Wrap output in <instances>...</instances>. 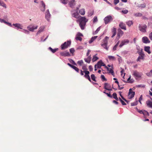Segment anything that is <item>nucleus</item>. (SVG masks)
Returning <instances> with one entry per match:
<instances>
[{
    "instance_id": "16",
    "label": "nucleus",
    "mask_w": 152,
    "mask_h": 152,
    "mask_svg": "<svg viewBox=\"0 0 152 152\" xmlns=\"http://www.w3.org/2000/svg\"><path fill=\"white\" fill-rule=\"evenodd\" d=\"M119 27L122 29L126 30V26L125 23L123 22H120L119 24Z\"/></svg>"
},
{
    "instance_id": "58",
    "label": "nucleus",
    "mask_w": 152,
    "mask_h": 152,
    "mask_svg": "<svg viewBox=\"0 0 152 152\" xmlns=\"http://www.w3.org/2000/svg\"><path fill=\"white\" fill-rule=\"evenodd\" d=\"M86 71L83 70V71L82 70H80V74L81 75H84V73H85V71Z\"/></svg>"
},
{
    "instance_id": "22",
    "label": "nucleus",
    "mask_w": 152,
    "mask_h": 152,
    "mask_svg": "<svg viewBox=\"0 0 152 152\" xmlns=\"http://www.w3.org/2000/svg\"><path fill=\"white\" fill-rule=\"evenodd\" d=\"M131 76H130L129 77L127 81H125L124 80H123V81L125 82H128L129 83H133L134 81V80L133 79H131Z\"/></svg>"
},
{
    "instance_id": "60",
    "label": "nucleus",
    "mask_w": 152,
    "mask_h": 152,
    "mask_svg": "<svg viewBox=\"0 0 152 152\" xmlns=\"http://www.w3.org/2000/svg\"><path fill=\"white\" fill-rule=\"evenodd\" d=\"M108 97H110V98H112V96L111 95L110 93H107L106 94Z\"/></svg>"
},
{
    "instance_id": "45",
    "label": "nucleus",
    "mask_w": 152,
    "mask_h": 152,
    "mask_svg": "<svg viewBox=\"0 0 152 152\" xmlns=\"http://www.w3.org/2000/svg\"><path fill=\"white\" fill-rule=\"evenodd\" d=\"M73 69H74L77 72H79L80 70L79 69L75 66H74L73 67Z\"/></svg>"
},
{
    "instance_id": "44",
    "label": "nucleus",
    "mask_w": 152,
    "mask_h": 152,
    "mask_svg": "<svg viewBox=\"0 0 152 152\" xmlns=\"http://www.w3.org/2000/svg\"><path fill=\"white\" fill-rule=\"evenodd\" d=\"M84 60L85 62L88 63H89L91 61L89 58H84Z\"/></svg>"
},
{
    "instance_id": "61",
    "label": "nucleus",
    "mask_w": 152,
    "mask_h": 152,
    "mask_svg": "<svg viewBox=\"0 0 152 152\" xmlns=\"http://www.w3.org/2000/svg\"><path fill=\"white\" fill-rule=\"evenodd\" d=\"M100 30V27H99L98 28H97V29L95 31V34L97 33H98V32H99V31Z\"/></svg>"
},
{
    "instance_id": "50",
    "label": "nucleus",
    "mask_w": 152,
    "mask_h": 152,
    "mask_svg": "<svg viewBox=\"0 0 152 152\" xmlns=\"http://www.w3.org/2000/svg\"><path fill=\"white\" fill-rule=\"evenodd\" d=\"M128 12V11L127 10H123L121 11V12L122 13L124 14H127Z\"/></svg>"
},
{
    "instance_id": "31",
    "label": "nucleus",
    "mask_w": 152,
    "mask_h": 152,
    "mask_svg": "<svg viewBox=\"0 0 152 152\" xmlns=\"http://www.w3.org/2000/svg\"><path fill=\"white\" fill-rule=\"evenodd\" d=\"M102 62V60H100L99 61L97 64H96V65L97 66V68L99 69H100L101 68V67L102 66V65H101L100 63Z\"/></svg>"
},
{
    "instance_id": "62",
    "label": "nucleus",
    "mask_w": 152,
    "mask_h": 152,
    "mask_svg": "<svg viewBox=\"0 0 152 152\" xmlns=\"http://www.w3.org/2000/svg\"><path fill=\"white\" fill-rule=\"evenodd\" d=\"M149 37L150 39L152 40V32L149 34Z\"/></svg>"
},
{
    "instance_id": "5",
    "label": "nucleus",
    "mask_w": 152,
    "mask_h": 152,
    "mask_svg": "<svg viewBox=\"0 0 152 152\" xmlns=\"http://www.w3.org/2000/svg\"><path fill=\"white\" fill-rule=\"evenodd\" d=\"M133 75L135 77L136 79H137L141 77L142 73H140L136 70H135L133 71Z\"/></svg>"
},
{
    "instance_id": "8",
    "label": "nucleus",
    "mask_w": 152,
    "mask_h": 152,
    "mask_svg": "<svg viewBox=\"0 0 152 152\" xmlns=\"http://www.w3.org/2000/svg\"><path fill=\"white\" fill-rule=\"evenodd\" d=\"M37 26L33 24H31L28 26V29L30 31H33L35 29L37 28Z\"/></svg>"
},
{
    "instance_id": "39",
    "label": "nucleus",
    "mask_w": 152,
    "mask_h": 152,
    "mask_svg": "<svg viewBox=\"0 0 152 152\" xmlns=\"http://www.w3.org/2000/svg\"><path fill=\"white\" fill-rule=\"evenodd\" d=\"M108 58L110 60H115V57L112 56H108Z\"/></svg>"
},
{
    "instance_id": "4",
    "label": "nucleus",
    "mask_w": 152,
    "mask_h": 152,
    "mask_svg": "<svg viewBox=\"0 0 152 152\" xmlns=\"http://www.w3.org/2000/svg\"><path fill=\"white\" fill-rule=\"evenodd\" d=\"M61 1L62 3L65 4H66L68 2H69V4L71 7H72L75 5V0H61Z\"/></svg>"
},
{
    "instance_id": "3",
    "label": "nucleus",
    "mask_w": 152,
    "mask_h": 152,
    "mask_svg": "<svg viewBox=\"0 0 152 152\" xmlns=\"http://www.w3.org/2000/svg\"><path fill=\"white\" fill-rule=\"evenodd\" d=\"M71 44V41L70 40L67 41L62 44L61 46V49L62 50H64L68 48Z\"/></svg>"
},
{
    "instance_id": "48",
    "label": "nucleus",
    "mask_w": 152,
    "mask_h": 152,
    "mask_svg": "<svg viewBox=\"0 0 152 152\" xmlns=\"http://www.w3.org/2000/svg\"><path fill=\"white\" fill-rule=\"evenodd\" d=\"M82 69L85 71H87L88 69L86 65H83L82 66Z\"/></svg>"
},
{
    "instance_id": "7",
    "label": "nucleus",
    "mask_w": 152,
    "mask_h": 152,
    "mask_svg": "<svg viewBox=\"0 0 152 152\" xmlns=\"http://www.w3.org/2000/svg\"><path fill=\"white\" fill-rule=\"evenodd\" d=\"M113 18L111 15H109L105 17L104 19V21L105 24H107L111 21H112Z\"/></svg>"
},
{
    "instance_id": "42",
    "label": "nucleus",
    "mask_w": 152,
    "mask_h": 152,
    "mask_svg": "<svg viewBox=\"0 0 152 152\" xmlns=\"http://www.w3.org/2000/svg\"><path fill=\"white\" fill-rule=\"evenodd\" d=\"M83 63V61L82 60L79 61H77V63L80 66H81Z\"/></svg>"
},
{
    "instance_id": "38",
    "label": "nucleus",
    "mask_w": 152,
    "mask_h": 152,
    "mask_svg": "<svg viewBox=\"0 0 152 152\" xmlns=\"http://www.w3.org/2000/svg\"><path fill=\"white\" fill-rule=\"evenodd\" d=\"M0 5L2 6L3 7L5 8H6V4L3 1L0 2Z\"/></svg>"
},
{
    "instance_id": "2",
    "label": "nucleus",
    "mask_w": 152,
    "mask_h": 152,
    "mask_svg": "<svg viewBox=\"0 0 152 152\" xmlns=\"http://www.w3.org/2000/svg\"><path fill=\"white\" fill-rule=\"evenodd\" d=\"M109 38L106 36L104 38L101 44V46L106 50H108V47L107 46L108 40Z\"/></svg>"
},
{
    "instance_id": "34",
    "label": "nucleus",
    "mask_w": 152,
    "mask_h": 152,
    "mask_svg": "<svg viewBox=\"0 0 152 152\" xmlns=\"http://www.w3.org/2000/svg\"><path fill=\"white\" fill-rule=\"evenodd\" d=\"M142 15V13L139 12H137L134 14V15L136 17H141Z\"/></svg>"
},
{
    "instance_id": "30",
    "label": "nucleus",
    "mask_w": 152,
    "mask_h": 152,
    "mask_svg": "<svg viewBox=\"0 0 152 152\" xmlns=\"http://www.w3.org/2000/svg\"><path fill=\"white\" fill-rule=\"evenodd\" d=\"M49 49L53 53H54L58 50V48L53 49L51 47H50L49 48Z\"/></svg>"
},
{
    "instance_id": "17",
    "label": "nucleus",
    "mask_w": 152,
    "mask_h": 152,
    "mask_svg": "<svg viewBox=\"0 0 152 152\" xmlns=\"http://www.w3.org/2000/svg\"><path fill=\"white\" fill-rule=\"evenodd\" d=\"M142 41L143 42L145 43H148L150 42L148 38L146 37H143L142 38Z\"/></svg>"
},
{
    "instance_id": "37",
    "label": "nucleus",
    "mask_w": 152,
    "mask_h": 152,
    "mask_svg": "<svg viewBox=\"0 0 152 152\" xmlns=\"http://www.w3.org/2000/svg\"><path fill=\"white\" fill-rule=\"evenodd\" d=\"M136 110L139 112L141 114H143L144 113V110L143 111L142 110H139L137 107H136Z\"/></svg>"
},
{
    "instance_id": "11",
    "label": "nucleus",
    "mask_w": 152,
    "mask_h": 152,
    "mask_svg": "<svg viewBox=\"0 0 152 152\" xmlns=\"http://www.w3.org/2000/svg\"><path fill=\"white\" fill-rule=\"evenodd\" d=\"M129 42V40L128 39H125L122 40L120 45H119V47L121 48L123 45L128 44Z\"/></svg>"
},
{
    "instance_id": "9",
    "label": "nucleus",
    "mask_w": 152,
    "mask_h": 152,
    "mask_svg": "<svg viewBox=\"0 0 152 152\" xmlns=\"http://www.w3.org/2000/svg\"><path fill=\"white\" fill-rule=\"evenodd\" d=\"M134 94L135 92L132 91V89L130 88L129 92L128 98L129 99H131L133 98L134 97Z\"/></svg>"
},
{
    "instance_id": "53",
    "label": "nucleus",
    "mask_w": 152,
    "mask_h": 152,
    "mask_svg": "<svg viewBox=\"0 0 152 152\" xmlns=\"http://www.w3.org/2000/svg\"><path fill=\"white\" fill-rule=\"evenodd\" d=\"M145 7H146V5H145V4H140V6L139 7L144 8Z\"/></svg>"
},
{
    "instance_id": "59",
    "label": "nucleus",
    "mask_w": 152,
    "mask_h": 152,
    "mask_svg": "<svg viewBox=\"0 0 152 152\" xmlns=\"http://www.w3.org/2000/svg\"><path fill=\"white\" fill-rule=\"evenodd\" d=\"M89 70L91 71L93 70V68L92 66L91 65H90L89 66Z\"/></svg>"
},
{
    "instance_id": "40",
    "label": "nucleus",
    "mask_w": 152,
    "mask_h": 152,
    "mask_svg": "<svg viewBox=\"0 0 152 152\" xmlns=\"http://www.w3.org/2000/svg\"><path fill=\"white\" fill-rule=\"evenodd\" d=\"M91 77L92 80H93L94 81H96L95 80L96 77H95V75L94 74H92L91 75Z\"/></svg>"
},
{
    "instance_id": "13",
    "label": "nucleus",
    "mask_w": 152,
    "mask_h": 152,
    "mask_svg": "<svg viewBox=\"0 0 152 152\" xmlns=\"http://www.w3.org/2000/svg\"><path fill=\"white\" fill-rule=\"evenodd\" d=\"M90 72L89 71H86L85 72V75H84V77L86 79H88L89 81L91 82V80L89 75Z\"/></svg>"
},
{
    "instance_id": "14",
    "label": "nucleus",
    "mask_w": 152,
    "mask_h": 152,
    "mask_svg": "<svg viewBox=\"0 0 152 152\" xmlns=\"http://www.w3.org/2000/svg\"><path fill=\"white\" fill-rule=\"evenodd\" d=\"M82 36H83V35L82 34L80 33H78L76 35L75 39L77 40H78L81 41H82V38L80 37Z\"/></svg>"
},
{
    "instance_id": "10",
    "label": "nucleus",
    "mask_w": 152,
    "mask_h": 152,
    "mask_svg": "<svg viewBox=\"0 0 152 152\" xmlns=\"http://www.w3.org/2000/svg\"><path fill=\"white\" fill-rule=\"evenodd\" d=\"M139 27V29L140 31L143 32H146L145 29L147 28V26L146 25H144L142 26L140 24Z\"/></svg>"
},
{
    "instance_id": "36",
    "label": "nucleus",
    "mask_w": 152,
    "mask_h": 152,
    "mask_svg": "<svg viewBox=\"0 0 152 152\" xmlns=\"http://www.w3.org/2000/svg\"><path fill=\"white\" fill-rule=\"evenodd\" d=\"M98 58L96 56H94L92 59V61L93 62H95L98 59Z\"/></svg>"
},
{
    "instance_id": "29",
    "label": "nucleus",
    "mask_w": 152,
    "mask_h": 152,
    "mask_svg": "<svg viewBox=\"0 0 152 152\" xmlns=\"http://www.w3.org/2000/svg\"><path fill=\"white\" fill-rule=\"evenodd\" d=\"M97 37V36L93 37L91 38V40L89 41L90 44L92 43Z\"/></svg>"
},
{
    "instance_id": "21",
    "label": "nucleus",
    "mask_w": 152,
    "mask_h": 152,
    "mask_svg": "<svg viewBox=\"0 0 152 152\" xmlns=\"http://www.w3.org/2000/svg\"><path fill=\"white\" fill-rule=\"evenodd\" d=\"M116 28L114 27L112 28V32L113 34V35L111 36L112 38H113L115 35L116 34Z\"/></svg>"
},
{
    "instance_id": "63",
    "label": "nucleus",
    "mask_w": 152,
    "mask_h": 152,
    "mask_svg": "<svg viewBox=\"0 0 152 152\" xmlns=\"http://www.w3.org/2000/svg\"><path fill=\"white\" fill-rule=\"evenodd\" d=\"M107 3H108V4H109L110 5L112 6V4L109 2L107 0H104Z\"/></svg>"
},
{
    "instance_id": "23",
    "label": "nucleus",
    "mask_w": 152,
    "mask_h": 152,
    "mask_svg": "<svg viewBox=\"0 0 152 152\" xmlns=\"http://www.w3.org/2000/svg\"><path fill=\"white\" fill-rule=\"evenodd\" d=\"M13 25L16 27L18 28H20L22 29V26L19 23H15L13 24Z\"/></svg>"
},
{
    "instance_id": "25",
    "label": "nucleus",
    "mask_w": 152,
    "mask_h": 152,
    "mask_svg": "<svg viewBox=\"0 0 152 152\" xmlns=\"http://www.w3.org/2000/svg\"><path fill=\"white\" fill-rule=\"evenodd\" d=\"M150 47L149 46L145 47L144 50H145L149 54L151 53V52L150 50Z\"/></svg>"
},
{
    "instance_id": "57",
    "label": "nucleus",
    "mask_w": 152,
    "mask_h": 152,
    "mask_svg": "<svg viewBox=\"0 0 152 152\" xmlns=\"http://www.w3.org/2000/svg\"><path fill=\"white\" fill-rule=\"evenodd\" d=\"M70 60L71 61H69L71 63H72L74 65H76V64L75 63V61L73 60L72 59H71Z\"/></svg>"
},
{
    "instance_id": "15",
    "label": "nucleus",
    "mask_w": 152,
    "mask_h": 152,
    "mask_svg": "<svg viewBox=\"0 0 152 152\" xmlns=\"http://www.w3.org/2000/svg\"><path fill=\"white\" fill-rule=\"evenodd\" d=\"M50 15L48 10L45 13V18L48 21H50Z\"/></svg>"
},
{
    "instance_id": "18",
    "label": "nucleus",
    "mask_w": 152,
    "mask_h": 152,
    "mask_svg": "<svg viewBox=\"0 0 152 152\" xmlns=\"http://www.w3.org/2000/svg\"><path fill=\"white\" fill-rule=\"evenodd\" d=\"M42 6L41 7V10L42 11L44 12L45 10V5L43 1H41Z\"/></svg>"
},
{
    "instance_id": "27",
    "label": "nucleus",
    "mask_w": 152,
    "mask_h": 152,
    "mask_svg": "<svg viewBox=\"0 0 152 152\" xmlns=\"http://www.w3.org/2000/svg\"><path fill=\"white\" fill-rule=\"evenodd\" d=\"M109 85L107 83H105L104 84V88L105 89H106L107 90L110 91L111 90V89H110L109 88V87L108 86Z\"/></svg>"
},
{
    "instance_id": "41",
    "label": "nucleus",
    "mask_w": 152,
    "mask_h": 152,
    "mask_svg": "<svg viewBox=\"0 0 152 152\" xmlns=\"http://www.w3.org/2000/svg\"><path fill=\"white\" fill-rule=\"evenodd\" d=\"M110 69L108 70H107L108 71H109V72L111 73L112 75H113L114 77V72L113 70H112L111 69L109 68Z\"/></svg>"
},
{
    "instance_id": "49",
    "label": "nucleus",
    "mask_w": 152,
    "mask_h": 152,
    "mask_svg": "<svg viewBox=\"0 0 152 152\" xmlns=\"http://www.w3.org/2000/svg\"><path fill=\"white\" fill-rule=\"evenodd\" d=\"M101 78L102 80L103 81H107V79L103 75H101Z\"/></svg>"
},
{
    "instance_id": "1",
    "label": "nucleus",
    "mask_w": 152,
    "mask_h": 152,
    "mask_svg": "<svg viewBox=\"0 0 152 152\" xmlns=\"http://www.w3.org/2000/svg\"><path fill=\"white\" fill-rule=\"evenodd\" d=\"M88 21V20L85 17L80 16V18L77 20V22L79 23V26L82 30H84L86 23Z\"/></svg>"
},
{
    "instance_id": "47",
    "label": "nucleus",
    "mask_w": 152,
    "mask_h": 152,
    "mask_svg": "<svg viewBox=\"0 0 152 152\" xmlns=\"http://www.w3.org/2000/svg\"><path fill=\"white\" fill-rule=\"evenodd\" d=\"M137 104V101H136L135 102H134L132 103H131V106H135Z\"/></svg>"
},
{
    "instance_id": "6",
    "label": "nucleus",
    "mask_w": 152,
    "mask_h": 152,
    "mask_svg": "<svg viewBox=\"0 0 152 152\" xmlns=\"http://www.w3.org/2000/svg\"><path fill=\"white\" fill-rule=\"evenodd\" d=\"M139 56L137 59V61H140V60H143L144 58V54L142 51V49H141L140 51L138 52Z\"/></svg>"
},
{
    "instance_id": "64",
    "label": "nucleus",
    "mask_w": 152,
    "mask_h": 152,
    "mask_svg": "<svg viewBox=\"0 0 152 152\" xmlns=\"http://www.w3.org/2000/svg\"><path fill=\"white\" fill-rule=\"evenodd\" d=\"M90 52H91V50H88V52H87V54H86V55H87V56H89V55L90 54Z\"/></svg>"
},
{
    "instance_id": "19",
    "label": "nucleus",
    "mask_w": 152,
    "mask_h": 152,
    "mask_svg": "<svg viewBox=\"0 0 152 152\" xmlns=\"http://www.w3.org/2000/svg\"><path fill=\"white\" fill-rule=\"evenodd\" d=\"M123 32L121 29H118L117 36L118 37H120L123 35Z\"/></svg>"
},
{
    "instance_id": "12",
    "label": "nucleus",
    "mask_w": 152,
    "mask_h": 152,
    "mask_svg": "<svg viewBox=\"0 0 152 152\" xmlns=\"http://www.w3.org/2000/svg\"><path fill=\"white\" fill-rule=\"evenodd\" d=\"M150 99H151V101L148 100L146 101V103L148 107L152 108V98L151 97Z\"/></svg>"
},
{
    "instance_id": "33",
    "label": "nucleus",
    "mask_w": 152,
    "mask_h": 152,
    "mask_svg": "<svg viewBox=\"0 0 152 152\" xmlns=\"http://www.w3.org/2000/svg\"><path fill=\"white\" fill-rule=\"evenodd\" d=\"M113 97L114 99H115L116 100L118 101V99L117 97V95L116 93H114L113 94L112 97Z\"/></svg>"
},
{
    "instance_id": "28",
    "label": "nucleus",
    "mask_w": 152,
    "mask_h": 152,
    "mask_svg": "<svg viewBox=\"0 0 152 152\" xmlns=\"http://www.w3.org/2000/svg\"><path fill=\"white\" fill-rule=\"evenodd\" d=\"M79 13L82 15H84L85 14V12L84 9H82L79 10Z\"/></svg>"
},
{
    "instance_id": "55",
    "label": "nucleus",
    "mask_w": 152,
    "mask_h": 152,
    "mask_svg": "<svg viewBox=\"0 0 152 152\" xmlns=\"http://www.w3.org/2000/svg\"><path fill=\"white\" fill-rule=\"evenodd\" d=\"M145 86L144 85H138L137 86V87H142L144 88L145 87Z\"/></svg>"
},
{
    "instance_id": "32",
    "label": "nucleus",
    "mask_w": 152,
    "mask_h": 152,
    "mask_svg": "<svg viewBox=\"0 0 152 152\" xmlns=\"http://www.w3.org/2000/svg\"><path fill=\"white\" fill-rule=\"evenodd\" d=\"M126 23L129 26H130L133 24V22L132 20H129L126 22Z\"/></svg>"
},
{
    "instance_id": "20",
    "label": "nucleus",
    "mask_w": 152,
    "mask_h": 152,
    "mask_svg": "<svg viewBox=\"0 0 152 152\" xmlns=\"http://www.w3.org/2000/svg\"><path fill=\"white\" fill-rule=\"evenodd\" d=\"M60 54L62 56H70V54L69 52H61L60 53Z\"/></svg>"
},
{
    "instance_id": "54",
    "label": "nucleus",
    "mask_w": 152,
    "mask_h": 152,
    "mask_svg": "<svg viewBox=\"0 0 152 152\" xmlns=\"http://www.w3.org/2000/svg\"><path fill=\"white\" fill-rule=\"evenodd\" d=\"M98 20L97 17L96 16H95L94 18L93 22L95 23Z\"/></svg>"
},
{
    "instance_id": "26",
    "label": "nucleus",
    "mask_w": 152,
    "mask_h": 152,
    "mask_svg": "<svg viewBox=\"0 0 152 152\" xmlns=\"http://www.w3.org/2000/svg\"><path fill=\"white\" fill-rule=\"evenodd\" d=\"M72 16L73 17L76 18H79L81 16L77 12L73 14Z\"/></svg>"
},
{
    "instance_id": "56",
    "label": "nucleus",
    "mask_w": 152,
    "mask_h": 152,
    "mask_svg": "<svg viewBox=\"0 0 152 152\" xmlns=\"http://www.w3.org/2000/svg\"><path fill=\"white\" fill-rule=\"evenodd\" d=\"M142 99V95H141L140 97L139 100V101L140 102V104H142V103L141 102V101Z\"/></svg>"
},
{
    "instance_id": "43",
    "label": "nucleus",
    "mask_w": 152,
    "mask_h": 152,
    "mask_svg": "<svg viewBox=\"0 0 152 152\" xmlns=\"http://www.w3.org/2000/svg\"><path fill=\"white\" fill-rule=\"evenodd\" d=\"M144 116H149V115L148 113L145 110H144V113L143 114Z\"/></svg>"
},
{
    "instance_id": "24",
    "label": "nucleus",
    "mask_w": 152,
    "mask_h": 152,
    "mask_svg": "<svg viewBox=\"0 0 152 152\" xmlns=\"http://www.w3.org/2000/svg\"><path fill=\"white\" fill-rule=\"evenodd\" d=\"M45 27L44 26H41L39 28V31L37 32V35L42 32L45 29Z\"/></svg>"
},
{
    "instance_id": "51",
    "label": "nucleus",
    "mask_w": 152,
    "mask_h": 152,
    "mask_svg": "<svg viewBox=\"0 0 152 152\" xmlns=\"http://www.w3.org/2000/svg\"><path fill=\"white\" fill-rule=\"evenodd\" d=\"M119 2V0H114V3L115 5H116Z\"/></svg>"
},
{
    "instance_id": "46",
    "label": "nucleus",
    "mask_w": 152,
    "mask_h": 152,
    "mask_svg": "<svg viewBox=\"0 0 152 152\" xmlns=\"http://www.w3.org/2000/svg\"><path fill=\"white\" fill-rule=\"evenodd\" d=\"M121 93L122 92L121 91L119 92V94L120 96H121V98L123 100H124L126 102H127V101L123 96L121 95Z\"/></svg>"
},
{
    "instance_id": "35",
    "label": "nucleus",
    "mask_w": 152,
    "mask_h": 152,
    "mask_svg": "<svg viewBox=\"0 0 152 152\" xmlns=\"http://www.w3.org/2000/svg\"><path fill=\"white\" fill-rule=\"evenodd\" d=\"M119 43V41H118V42L116 43V44L114 46L113 49V51H115L116 50V48L117 47L118 45V44Z\"/></svg>"
},
{
    "instance_id": "52",
    "label": "nucleus",
    "mask_w": 152,
    "mask_h": 152,
    "mask_svg": "<svg viewBox=\"0 0 152 152\" xmlns=\"http://www.w3.org/2000/svg\"><path fill=\"white\" fill-rule=\"evenodd\" d=\"M70 52L71 53L73 54L75 52V50L73 48H70L69 50Z\"/></svg>"
}]
</instances>
